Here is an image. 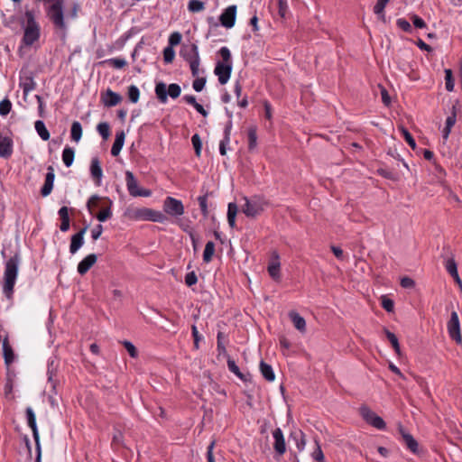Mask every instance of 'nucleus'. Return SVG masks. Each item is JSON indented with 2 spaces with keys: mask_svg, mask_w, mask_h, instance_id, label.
Returning a JSON list of instances; mask_svg holds the SVG:
<instances>
[{
  "mask_svg": "<svg viewBox=\"0 0 462 462\" xmlns=\"http://www.w3.org/2000/svg\"><path fill=\"white\" fill-rule=\"evenodd\" d=\"M163 211L171 217H180L184 214L182 202L172 197H167L163 201Z\"/></svg>",
  "mask_w": 462,
  "mask_h": 462,
  "instance_id": "9d476101",
  "label": "nucleus"
},
{
  "mask_svg": "<svg viewBox=\"0 0 462 462\" xmlns=\"http://www.w3.org/2000/svg\"><path fill=\"white\" fill-rule=\"evenodd\" d=\"M3 354L5 364L9 366L14 360V353L7 337L3 340Z\"/></svg>",
  "mask_w": 462,
  "mask_h": 462,
  "instance_id": "393cba45",
  "label": "nucleus"
},
{
  "mask_svg": "<svg viewBox=\"0 0 462 462\" xmlns=\"http://www.w3.org/2000/svg\"><path fill=\"white\" fill-rule=\"evenodd\" d=\"M98 134L104 140H107L110 135V126L106 122L99 123L97 126Z\"/></svg>",
  "mask_w": 462,
  "mask_h": 462,
  "instance_id": "ea45409f",
  "label": "nucleus"
},
{
  "mask_svg": "<svg viewBox=\"0 0 462 462\" xmlns=\"http://www.w3.org/2000/svg\"><path fill=\"white\" fill-rule=\"evenodd\" d=\"M396 24L400 29L406 32H411L412 30L411 23L403 18H399L396 21Z\"/></svg>",
  "mask_w": 462,
  "mask_h": 462,
  "instance_id": "13d9d810",
  "label": "nucleus"
},
{
  "mask_svg": "<svg viewBox=\"0 0 462 462\" xmlns=\"http://www.w3.org/2000/svg\"><path fill=\"white\" fill-rule=\"evenodd\" d=\"M257 145L256 128L252 126L248 129V149L254 150Z\"/></svg>",
  "mask_w": 462,
  "mask_h": 462,
  "instance_id": "e433bc0d",
  "label": "nucleus"
},
{
  "mask_svg": "<svg viewBox=\"0 0 462 462\" xmlns=\"http://www.w3.org/2000/svg\"><path fill=\"white\" fill-rule=\"evenodd\" d=\"M103 232V226L102 225H97L91 231V237L93 240H97Z\"/></svg>",
  "mask_w": 462,
  "mask_h": 462,
  "instance_id": "774afa93",
  "label": "nucleus"
},
{
  "mask_svg": "<svg viewBox=\"0 0 462 462\" xmlns=\"http://www.w3.org/2000/svg\"><path fill=\"white\" fill-rule=\"evenodd\" d=\"M125 181L129 194L133 197H137L136 192H139L140 188L132 171H127L125 172Z\"/></svg>",
  "mask_w": 462,
  "mask_h": 462,
  "instance_id": "412c9836",
  "label": "nucleus"
},
{
  "mask_svg": "<svg viewBox=\"0 0 462 462\" xmlns=\"http://www.w3.org/2000/svg\"><path fill=\"white\" fill-rule=\"evenodd\" d=\"M90 174L95 180V183L99 186L103 177V171L100 165V161L97 157L91 159Z\"/></svg>",
  "mask_w": 462,
  "mask_h": 462,
  "instance_id": "f3484780",
  "label": "nucleus"
},
{
  "mask_svg": "<svg viewBox=\"0 0 462 462\" xmlns=\"http://www.w3.org/2000/svg\"><path fill=\"white\" fill-rule=\"evenodd\" d=\"M191 332H192V337L194 338V346L196 349H199V341L201 340V336L199 335L198 329H197V327L195 325H192L191 327Z\"/></svg>",
  "mask_w": 462,
  "mask_h": 462,
  "instance_id": "0e129e2a",
  "label": "nucleus"
},
{
  "mask_svg": "<svg viewBox=\"0 0 462 462\" xmlns=\"http://www.w3.org/2000/svg\"><path fill=\"white\" fill-rule=\"evenodd\" d=\"M102 101L106 106H115L122 101V97L108 88L102 96Z\"/></svg>",
  "mask_w": 462,
  "mask_h": 462,
  "instance_id": "6ab92c4d",
  "label": "nucleus"
},
{
  "mask_svg": "<svg viewBox=\"0 0 462 462\" xmlns=\"http://www.w3.org/2000/svg\"><path fill=\"white\" fill-rule=\"evenodd\" d=\"M112 201L109 199H103L101 202V210L97 214L96 217L100 222H105L112 216L111 211Z\"/></svg>",
  "mask_w": 462,
  "mask_h": 462,
  "instance_id": "a211bd4d",
  "label": "nucleus"
},
{
  "mask_svg": "<svg viewBox=\"0 0 462 462\" xmlns=\"http://www.w3.org/2000/svg\"><path fill=\"white\" fill-rule=\"evenodd\" d=\"M26 418H27V423L28 426L32 430V436L35 442H38V439H40L38 428L36 424V417L33 410L31 407L26 408Z\"/></svg>",
  "mask_w": 462,
  "mask_h": 462,
  "instance_id": "aec40b11",
  "label": "nucleus"
},
{
  "mask_svg": "<svg viewBox=\"0 0 462 462\" xmlns=\"http://www.w3.org/2000/svg\"><path fill=\"white\" fill-rule=\"evenodd\" d=\"M273 437L274 439L273 448L276 455H283L286 451V444L282 430L280 428H276L273 431Z\"/></svg>",
  "mask_w": 462,
  "mask_h": 462,
  "instance_id": "ddd939ff",
  "label": "nucleus"
},
{
  "mask_svg": "<svg viewBox=\"0 0 462 462\" xmlns=\"http://www.w3.org/2000/svg\"><path fill=\"white\" fill-rule=\"evenodd\" d=\"M181 88L176 83H171L168 87L163 82H158L155 85V94L158 100L165 104L168 100V97L175 99L180 96Z\"/></svg>",
  "mask_w": 462,
  "mask_h": 462,
  "instance_id": "0eeeda50",
  "label": "nucleus"
},
{
  "mask_svg": "<svg viewBox=\"0 0 462 462\" xmlns=\"http://www.w3.org/2000/svg\"><path fill=\"white\" fill-rule=\"evenodd\" d=\"M218 53L222 60L216 63L214 73L217 76L219 83L225 85L229 80L233 70L231 52L227 47H221Z\"/></svg>",
  "mask_w": 462,
  "mask_h": 462,
  "instance_id": "f03ea898",
  "label": "nucleus"
},
{
  "mask_svg": "<svg viewBox=\"0 0 462 462\" xmlns=\"http://www.w3.org/2000/svg\"><path fill=\"white\" fill-rule=\"evenodd\" d=\"M71 139L75 142H79L82 136V126L79 122L74 121L71 125L70 129Z\"/></svg>",
  "mask_w": 462,
  "mask_h": 462,
  "instance_id": "f704fd0d",
  "label": "nucleus"
},
{
  "mask_svg": "<svg viewBox=\"0 0 462 462\" xmlns=\"http://www.w3.org/2000/svg\"><path fill=\"white\" fill-rule=\"evenodd\" d=\"M227 367L230 372L235 374L239 379L243 382H247L250 380V374H243L239 367L236 365L235 360H233L230 356H227Z\"/></svg>",
  "mask_w": 462,
  "mask_h": 462,
  "instance_id": "4be33fe9",
  "label": "nucleus"
},
{
  "mask_svg": "<svg viewBox=\"0 0 462 462\" xmlns=\"http://www.w3.org/2000/svg\"><path fill=\"white\" fill-rule=\"evenodd\" d=\"M75 151L71 147H65L62 152V161L67 167H70L74 162Z\"/></svg>",
  "mask_w": 462,
  "mask_h": 462,
  "instance_id": "2f4dec72",
  "label": "nucleus"
},
{
  "mask_svg": "<svg viewBox=\"0 0 462 462\" xmlns=\"http://www.w3.org/2000/svg\"><path fill=\"white\" fill-rule=\"evenodd\" d=\"M13 152V142L8 137L0 140V157L8 158Z\"/></svg>",
  "mask_w": 462,
  "mask_h": 462,
  "instance_id": "b1692460",
  "label": "nucleus"
},
{
  "mask_svg": "<svg viewBox=\"0 0 462 462\" xmlns=\"http://www.w3.org/2000/svg\"><path fill=\"white\" fill-rule=\"evenodd\" d=\"M226 113H227L229 118H232V113L228 112L227 110H226ZM232 126H233L232 120L229 119L227 121V123L226 124L225 129H224V138L223 139L226 140V142H230Z\"/></svg>",
  "mask_w": 462,
  "mask_h": 462,
  "instance_id": "09e8293b",
  "label": "nucleus"
},
{
  "mask_svg": "<svg viewBox=\"0 0 462 462\" xmlns=\"http://www.w3.org/2000/svg\"><path fill=\"white\" fill-rule=\"evenodd\" d=\"M400 130L402 134V136L404 137L405 141L408 143V144L411 146L412 150L416 149V142L412 135L410 134V132L403 126L400 127Z\"/></svg>",
  "mask_w": 462,
  "mask_h": 462,
  "instance_id": "a18cd8bd",
  "label": "nucleus"
},
{
  "mask_svg": "<svg viewBox=\"0 0 462 462\" xmlns=\"http://www.w3.org/2000/svg\"><path fill=\"white\" fill-rule=\"evenodd\" d=\"M278 14L282 19H286L289 14L287 0H278Z\"/></svg>",
  "mask_w": 462,
  "mask_h": 462,
  "instance_id": "79ce46f5",
  "label": "nucleus"
},
{
  "mask_svg": "<svg viewBox=\"0 0 462 462\" xmlns=\"http://www.w3.org/2000/svg\"><path fill=\"white\" fill-rule=\"evenodd\" d=\"M125 134L124 131H120V132L116 133V140L111 148V154L113 156H117L120 153V152L124 146V143H125Z\"/></svg>",
  "mask_w": 462,
  "mask_h": 462,
  "instance_id": "5701e85b",
  "label": "nucleus"
},
{
  "mask_svg": "<svg viewBox=\"0 0 462 462\" xmlns=\"http://www.w3.org/2000/svg\"><path fill=\"white\" fill-rule=\"evenodd\" d=\"M34 127H35V130H36L37 134L40 135V137L43 141H47V140L50 139V136H51L50 133L47 130L43 121H42V120L36 121L35 124H34Z\"/></svg>",
  "mask_w": 462,
  "mask_h": 462,
  "instance_id": "473e14b6",
  "label": "nucleus"
},
{
  "mask_svg": "<svg viewBox=\"0 0 462 462\" xmlns=\"http://www.w3.org/2000/svg\"><path fill=\"white\" fill-rule=\"evenodd\" d=\"M238 211L237 205L234 202H230L227 207V222L230 227L236 226V217Z\"/></svg>",
  "mask_w": 462,
  "mask_h": 462,
  "instance_id": "c756f323",
  "label": "nucleus"
},
{
  "mask_svg": "<svg viewBox=\"0 0 462 462\" xmlns=\"http://www.w3.org/2000/svg\"><path fill=\"white\" fill-rule=\"evenodd\" d=\"M198 282L197 275L194 272L188 273L185 277V282L188 286H192Z\"/></svg>",
  "mask_w": 462,
  "mask_h": 462,
  "instance_id": "69168bd1",
  "label": "nucleus"
},
{
  "mask_svg": "<svg viewBox=\"0 0 462 462\" xmlns=\"http://www.w3.org/2000/svg\"><path fill=\"white\" fill-rule=\"evenodd\" d=\"M359 413L365 420L366 423L370 424L371 426L374 427L377 430H384L386 427V424L384 420L378 416L375 412H374L368 406L362 405L359 408Z\"/></svg>",
  "mask_w": 462,
  "mask_h": 462,
  "instance_id": "6e6552de",
  "label": "nucleus"
},
{
  "mask_svg": "<svg viewBox=\"0 0 462 462\" xmlns=\"http://www.w3.org/2000/svg\"><path fill=\"white\" fill-rule=\"evenodd\" d=\"M198 201H199V208H200V210L202 212V215L204 216V217H207L208 215V193L203 195V196H199L198 198Z\"/></svg>",
  "mask_w": 462,
  "mask_h": 462,
  "instance_id": "de8ad7c7",
  "label": "nucleus"
},
{
  "mask_svg": "<svg viewBox=\"0 0 462 462\" xmlns=\"http://www.w3.org/2000/svg\"><path fill=\"white\" fill-rule=\"evenodd\" d=\"M223 333L218 332L217 337V349L218 351V355L227 356L226 346L222 342Z\"/></svg>",
  "mask_w": 462,
  "mask_h": 462,
  "instance_id": "864d4df0",
  "label": "nucleus"
},
{
  "mask_svg": "<svg viewBox=\"0 0 462 462\" xmlns=\"http://www.w3.org/2000/svg\"><path fill=\"white\" fill-rule=\"evenodd\" d=\"M259 367H260L261 374L264 377L265 380H267L268 382L274 381L275 374L273 370V367L270 365L266 364L264 361H261Z\"/></svg>",
  "mask_w": 462,
  "mask_h": 462,
  "instance_id": "cd10ccee",
  "label": "nucleus"
},
{
  "mask_svg": "<svg viewBox=\"0 0 462 462\" xmlns=\"http://www.w3.org/2000/svg\"><path fill=\"white\" fill-rule=\"evenodd\" d=\"M448 332L451 339L456 341L457 344H462V336L460 333V323L457 311H452L450 319L448 321Z\"/></svg>",
  "mask_w": 462,
  "mask_h": 462,
  "instance_id": "9b49d317",
  "label": "nucleus"
},
{
  "mask_svg": "<svg viewBox=\"0 0 462 462\" xmlns=\"http://www.w3.org/2000/svg\"><path fill=\"white\" fill-rule=\"evenodd\" d=\"M175 51L172 47L167 46L163 50V59L166 63H171L174 60Z\"/></svg>",
  "mask_w": 462,
  "mask_h": 462,
  "instance_id": "603ef678",
  "label": "nucleus"
},
{
  "mask_svg": "<svg viewBox=\"0 0 462 462\" xmlns=\"http://www.w3.org/2000/svg\"><path fill=\"white\" fill-rule=\"evenodd\" d=\"M47 14L56 27L62 29V30H64L66 28V24L64 22V16H63L62 1L61 0H56L49 7Z\"/></svg>",
  "mask_w": 462,
  "mask_h": 462,
  "instance_id": "1a4fd4ad",
  "label": "nucleus"
},
{
  "mask_svg": "<svg viewBox=\"0 0 462 462\" xmlns=\"http://www.w3.org/2000/svg\"><path fill=\"white\" fill-rule=\"evenodd\" d=\"M275 257V260L268 266V273L273 280L278 281L280 279V263L278 261V255Z\"/></svg>",
  "mask_w": 462,
  "mask_h": 462,
  "instance_id": "72a5a7b5",
  "label": "nucleus"
},
{
  "mask_svg": "<svg viewBox=\"0 0 462 462\" xmlns=\"http://www.w3.org/2000/svg\"><path fill=\"white\" fill-rule=\"evenodd\" d=\"M24 17L26 25L24 27L23 42L26 46H31L40 38V26L35 21L34 10L25 8Z\"/></svg>",
  "mask_w": 462,
  "mask_h": 462,
  "instance_id": "7ed1b4c3",
  "label": "nucleus"
},
{
  "mask_svg": "<svg viewBox=\"0 0 462 462\" xmlns=\"http://www.w3.org/2000/svg\"><path fill=\"white\" fill-rule=\"evenodd\" d=\"M97 260V256L95 254H90L87 255L78 264V273L81 275L86 274L89 271V269L96 263Z\"/></svg>",
  "mask_w": 462,
  "mask_h": 462,
  "instance_id": "dca6fc26",
  "label": "nucleus"
},
{
  "mask_svg": "<svg viewBox=\"0 0 462 462\" xmlns=\"http://www.w3.org/2000/svg\"><path fill=\"white\" fill-rule=\"evenodd\" d=\"M445 81H446V89L448 91H453L455 83L453 79L452 70L450 69H445Z\"/></svg>",
  "mask_w": 462,
  "mask_h": 462,
  "instance_id": "37998d69",
  "label": "nucleus"
},
{
  "mask_svg": "<svg viewBox=\"0 0 462 462\" xmlns=\"http://www.w3.org/2000/svg\"><path fill=\"white\" fill-rule=\"evenodd\" d=\"M128 98L132 103H137L140 97V91L139 88L134 86L131 85L128 87Z\"/></svg>",
  "mask_w": 462,
  "mask_h": 462,
  "instance_id": "a19ab883",
  "label": "nucleus"
},
{
  "mask_svg": "<svg viewBox=\"0 0 462 462\" xmlns=\"http://www.w3.org/2000/svg\"><path fill=\"white\" fill-rule=\"evenodd\" d=\"M215 254V244L212 241H208L206 244L204 252H203V261L205 263H209L212 260V257Z\"/></svg>",
  "mask_w": 462,
  "mask_h": 462,
  "instance_id": "c9c22d12",
  "label": "nucleus"
},
{
  "mask_svg": "<svg viewBox=\"0 0 462 462\" xmlns=\"http://www.w3.org/2000/svg\"><path fill=\"white\" fill-rule=\"evenodd\" d=\"M206 82H207V79L206 78H197L194 81H193V84H192V87H193V89L196 91V92H200L202 91V89L204 88L205 85H206Z\"/></svg>",
  "mask_w": 462,
  "mask_h": 462,
  "instance_id": "4d7b16f0",
  "label": "nucleus"
},
{
  "mask_svg": "<svg viewBox=\"0 0 462 462\" xmlns=\"http://www.w3.org/2000/svg\"><path fill=\"white\" fill-rule=\"evenodd\" d=\"M191 143L194 147L196 155L199 157L202 149V142L200 136L198 134H193L191 137Z\"/></svg>",
  "mask_w": 462,
  "mask_h": 462,
  "instance_id": "c03bdc74",
  "label": "nucleus"
},
{
  "mask_svg": "<svg viewBox=\"0 0 462 462\" xmlns=\"http://www.w3.org/2000/svg\"><path fill=\"white\" fill-rule=\"evenodd\" d=\"M188 9L191 13H199L205 9V4L200 0H190L188 5Z\"/></svg>",
  "mask_w": 462,
  "mask_h": 462,
  "instance_id": "4c0bfd02",
  "label": "nucleus"
},
{
  "mask_svg": "<svg viewBox=\"0 0 462 462\" xmlns=\"http://www.w3.org/2000/svg\"><path fill=\"white\" fill-rule=\"evenodd\" d=\"M382 307L388 312H392L394 308L393 300L386 296L382 297L381 301Z\"/></svg>",
  "mask_w": 462,
  "mask_h": 462,
  "instance_id": "6e6d98bb",
  "label": "nucleus"
},
{
  "mask_svg": "<svg viewBox=\"0 0 462 462\" xmlns=\"http://www.w3.org/2000/svg\"><path fill=\"white\" fill-rule=\"evenodd\" d=\"M182 35L179 32H172L169 37V46L173 47L180 43Z\"/></svg>",
  "mask_w": 462,
  "mask_h": 462,
  "instance_id": "5fc2aeb1",
  "label": "nucleus"
},
{
  "mask_svg": "<svg viewBox=\"0 0 462 462\" xmlns=\"http://www.w3.org/2000/svg\"><path fill=\"white\" fill-rule=\"evenodd\" d=\"M106 62L115 69H122L126 65V60L121 58L109 59Z\"/></svg>",
  "mask_w": 462,
  "mask_h": 462,
  "instance_id": "3c124183",
  "label": "nucleus"
},
{
  "mask_svg": "<svg viewBox=\"0 0 462 462\" xmlns=\"http://www.w3.org/2000/svg\"><path fill=\"white\" fill-rule=\"evenodd\" d=\"M401 286L402 288L411 289L415 286V282L411 278L405 276L401 279Z\"/></svg>",
  "mask_w": 462,
  "mask_h": 462,
  "instance_id": "338daca9",
  "label": "nucleus"
},
{
  "mask_svg": "<svg viewBox=\"0 0 462 462\" xmlns=\"http://www.w3.org/2000/svg\"><path fill=\"white\" fill-rule=\"evenodd\" d=\"M59 216L61 220V224L60 229L62 232H66L69 229V208L67 207H61L59 210Z\"/></svg>",
  "mask_w": 462,
  "mask_h": 462,
  "instance_id": "a878e982",
  "label": "nucleus"
},
{
  "mask_svg": "<svg viewBox=\"0 0 462 462\" xmlns=\"http://www.w3.org/2000/svg\"><path fill=\"white\" fill-rule=\"evenodd\" d=\"M398 430L402 436V442L405 444L407 448L410 449L412 453H417L419 444L417 440L412 437V435L407 432L401 424L398 427Z\"/></svg>",
  "mask_w": 462,
  "mask_h": 462,
  "instance_id": "4468645a",
  "label": "nucleus"
},
{
  "mask_svg": "<svg viewBox=\"0 0 462 462\" xmlns=\"http://www.w3.org/2000/svg\"><path fill=\"white\" fill-rule=\"evenodd\" d=\"M129 216L135 220H146L157 223H164L167 217L164 213L148 208H138L130 210Z\"/></svg>",
  "mask_w": 462,
  "mask_h": 462,
  "instance_id": "39448f33",
  "label": "nucleus"
},
{
  "mask_svg": "<svg viewBox=\"0 0 462 462\" xmlns=\"http://www.w3.org/2000/svg\"><path fill=\"white\" fill-rule=\"evenodd\" d=\"M12 108V103L9 99L5 98L0 102V115L6 116Z\"/></svg>",
  "mask_w": 462,
  "mask_h": 462,
  "instance_id": "8fccbe9b",
  "label": "nucleus"
},
{
  "mask_svg": "<svg viewBox=\"0 0 462 462\" xmlns=\"http://www.w3.org/2000/svg\"><path fill=\"white\" fill-rule=\"evenodd\" d=\"M411 22L413 23V25L416 27V28H420V29H422V28H425L426 27V23L424 22L423 19H421L420 16L416 15V14H412L411 16Z\"/></svg>",
  "mask_w": 462,
  "mask_h": 462,
  "instance_id": "680f3d73",
  "label": "nucleus"
},
{
  "mask_svg": "<svg viewBox=\"0 0 462 462\" xmlns=\"http://www.w3.org/2000/svg\"><path fill=\"white\" fill-rule=\"evenodd\" d=\"M289 317L293 323L294 327L300 332H303L306 328L305 319L295 311H291Z\"/></svg>",
  "mask_w": 462,
  "mask_h": 462,
  "instance_id": "bb28decb",
  "label": "nucleus"
},
{
  "mask_svg": "<svg viewBox=\"0 0 462 462\" xmlns=\"http://www.w3.org/2000/svg\"><path fill=\"white\" fill-rule=\"evenodd\" d=\"M385 335H386V337L388 338V340L390 341V343L392 344L395 353L397 355H400L401 348H400V345H399L397 337L393 333L389 331L388 329H385Z\"/></svg>",
  "mask_w": 462,
  "mask_h": 462,
  "instance_id": "58836bf2",
  "label": "nucleus"
},
{
  "mask_svg": "<svg viewBox=\"0 0 462 462\" xmlns=\"http://www.w3.org/2000/svg\"><path fill=\"white\" fill-rule=\"evenodd\" d=\"M20 87L23 88L24 95H27L30 91L33 90L36 87L33 77L30 75L21 79Z\"/></svg>",
  "mask_w": 462,
  "mask_h": 462,
  "instance_id": "c85d7f7f",
  "label": "nucleus"
},
{
  "mask_svg": "<svg viewBox=\"0 0 462 462\" xmlns=\"http://www.w3.org/2000/svg\"><path fill=\"white\" fill-rule=\"evenodd\" d=\"M21 257L15 254L10 257L5 264L3 292L7 298H11L14 293V287L18 275Z\"/></svg>",
  "mask_w": 462,
  "mask_h": 462,
  "instance_id": "f257e3e1",
  "label": "nucleus"
},
{
  "mask_svg": "<svg viewBox=\"0 0 462 462\" xmlns=\"http://www.w3.org/2000/svg\"><path fill=\"white\" fill-rule=\"evenodd\" d=\"M445 268L451 276L457 275L458 273L457 263L453 258L448 259L446 261Z\"/></svg>",
  "mask_w": 462,
  "mask_h": 462,
  "instance_id": "49530a36",
  "label": "nucleus"
},
{
  "mask_svg": "<svg viewBox=\"0 0 462 462\" xmlns=\"http://www.w3.org/2000/svg\"><path fill=\"white\" fill-rule=\"evenodd\" d=\"M180 54L189 63L192 76L198 77L200 65L198 45L196 43L183 44Z\"/></svg>",
  "mask_w": 462,
  "mask_h": 462,
  "instance_id": "20e7f679",
  "label": "nucleus"
},
{
  "mask_svg": "<svg viewBox=\"0 0 462 462\" xmlns=\"http://www.w3.org/2000/svg\"><path fill=\"white\" fill-rule=\"evenodd\" d=\"M123 345L125 347V349L127 350V352L129 353L131 357L134 358L138 356L136 347L130 341L125 340L123 342Z\"/></svg>",
  "mask_w": 462,
  "mask_h": 462,
  "instance_id": "bf43d9fd",
  "label": "nucleus"
},
{
  "mask_svg": "<svg viewBox=\"0 0 462 462\" xmlns=\"http://www.w3.org/2000/svg\"><path fill=\"white\" fill-rule=\"evenodd\" d=\"M237 6L236 5L226 7L219 16V22L222 26L230 29L235 26L236 19Z\"/></svg>",
  "mask_w": 462,
  "mask_h": 462,
  "instance_id": "f8f14e48",
  "label": "nucleus"
},
{
  "mask_svg": "<svg viewBox=\"0 0 462 462\" xmlns=\"http://www.w3.org/2000/svg\"><path fill=\"white\" fill-rule=\"evenodd\" d=\"M101 200L100 197L98 195H93L89 198V199L87 202V207L90 213L92 212V207H97L98 202Z\"/></svg>",
  "mask_w": 462,
  "mask_h": 462,
  "instance_id": "e2e57ef3",
  "label": "nucleus"
},
{
  "mask_svg": "<svg viewBox=\"0 0 462 462\" xmlns=\"http://www.w3.org/2000/svg\"><path fill=\"white\" fill-rule=\"evenodd\" d=\"M245 205L242 212L248 217H254L261 214L267 205V201L261 196H254L251 199L244 198Z\"/></svg>",
  "mask_w": 462,
  "mask_h": 462,
  "instance_id": "423d86ee",
  "label": "nucleus"
},
{
  "mask_svg": "<svg viewBox=\"0 0 462 462\" xmlns=\"http://www.w3.org/2000/svg\"><path fill=\"white\" fill-rule=\"evenodd\" d=\"M88 229V226L83 227L80 229L77 234L73 235L71 236L70 245H69V252L74 254H76L79 248L84 244V235Z\"/></svg>",
  "mask_w": 462,
  "mask_h": 462,
  "instance_id": "2eb2a0df",
  "label": "nucleus"
},
{
  "mask_svg": "<svg viewBox=\"0 0 462 462\" xmlns=\"http://www.w3.org/2000/svg\"><path fill=\"white\" fill-rule=\"evenodd\" d=\"M390 0H377L375 5L374 6V13L381 19L383 22H385V13L384 8Z\"/></svg>",
  "mask_w": 462,
  "mask_h": 462,
  "instance_id": "7c9ffc66",
  "label": "nucleus"
},
{
  "mask_svg": "<svg viewBox=\"0 0 462 462\" xmlns=\"http://www.w3.org/2000/svg\"><path fill=\"white\" fill-rule=\"evenodd\" d=\"M53 183L54 182H51V181H47V180L44 181V184L41 189L42 196L47 197L51 193V190L53 189Z\"/></svg>",
  "mask_w": 462,
  "mask_h": 462,
  "instance_id": "052dcab7",
  "label": "nucleus"
}]
</instances>
